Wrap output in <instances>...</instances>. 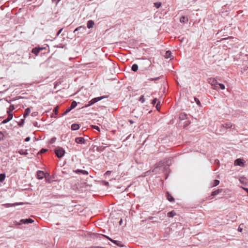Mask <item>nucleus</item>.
Segmentation results:
<instances>
[{"instance_id": "nucleus-1", "label": "nucleus", "mask_w": 248, "mask_h": 248, "mask_svg": "<svg viewBox=\"0 0 248 248\" xmlns=\"http://www.w3.org/2000/svg\"><path fill=\"white\" fill-rule=\"evenodd\" d=\"M106 97H107V96H102L94 98L92 99L91 100H90L88 102V104H86L83 108H87L89 106H91L92 105L94 104V103L97 102L98 101H100L102 99H103V98H105Z\"/></svg>"}, {"instance_id": "nucleus-2", "label": "nucleus", "mask_w": 248, "mask_h": 248, "mask_svg": "<svg viewBox=\"0 0 248 248\" xmlns=\"http://www.w3.org/2000/svg\"><path fill=\"white\" fill-rule=\"evenodd\" d=\"M55 153L58 158H61L64 155L65 152L62 147H58L55 150Z\"/></svg>"}, {"instance_id": "nucleus-3", "label": "nucleus", "mask_w": 248, "mask_h": 248, "mask_svg": "<svg viewBox=\"0 0 248 248\" xmlns=\"http://www.w3.org/2000/svg\"><path fill=\"white\" fill-rule=\"evenodd\" d=\"M208 82L209 84H210L212 86L213 88L215 90H217L218 89V82L215 78H210L208 79Z\"/></svg>"}, {"instance_id": "nucleus-4", "label": "nucleus", "mask_w": 248, "mask_h": 248, "mask_svg": "<svg viewBox=\"0 0 248 248\" xmlns=\"http://www.w3.org/2000/svg\"><path fill=\"white\" fill-rule=\"evenodd\" d=\"M245 161L241 158H237L234 161V165L239 166H244Z\"/></svg>"}, {"instance_id": "nucleus-5", "label": "nucleus", "mask_w": 248, "mask_h": 248, "mask_svg": "<svg viewBox=\"0 0 248 248\" xmlns=\"http://www.w3.org/2000/svg\"><path fill=\"white\" fill-rule=\"evenodd\" d=\"M102 236L105 237H106V238H107L110 241H111V242H112L114 244H116V245H117L118 246H120V247H122L123 246L122 245V242L121 241L113 240L111 238H110V237H109L108 236H107V235H102Z\"/></svg>"}, {"instance_id": "nucleus-6", "label": "nucleus", "mask_w": 248, "mask_h": 248, "mask_svg": "<svg viewBox=\"0 0 248 248\" xmlns=\"http://www.w3.org/2000/svg\"><path fill=\"white\" fill-rule=\"evenodd\" d=\"M33 222H34V220L30 218H26V219H21L20 220V223H19V224H29V223H32Z\"/></svg>"}, {"instance_id": "nucleus-7", "label": "nucleus", "mask_w": 248, "mask_h": 248, "mask_svg": "<svg viewBox=\"0 0 248 248\" xmlns=\"http://www.w3.org/2000/svg\"><path fill=\"white\" fill-rule=\"evenodd\" d=\"M75 142L78 144H85L86 140L83 137H77L75 139Z\"/></svg>"}, {"instance_id": "nucleus-8", "label": "nucleus", "mask_w": 248, "mask_h": 248, "mask_svg": "<svg viewBox=\"0 0 248 248\" xmlns=\"http://www.w3.org/2000/svg\"><path fill=\"white\" fill-rule=\"evenodd\" d=\"M86 30V28L84 26H80L77 28L74 31V33H76L77 31H79L80 33H83Z\"/></svg>"}, {"instance_id": "nucleus-9", "label": "nucleus", "mask_w": 248, "mask_h": 248, "mask_svg": "<svg viewBox=\"0 0 248 248\" xmlns=\"http://www.w3.org/2000/svg\"><path fill=\"white\" fill-rule=\"evenodd\" d=\"M74 172L77 174L81 173L84 175H88L89 174L87 170L80 169H77L76 170H74Z\"/></svg>"}, {"instance_id": "nucleus-10", "label": "nucleus", "mask_w": 248, "mask_h": 248, "mask_svg": "<svg viewBox=\"0 0 248 248\" xmlns=\"http://www.w3.org/2000/svg\"><path fill=\"white\" fill-rule=\"evenodd\" d=\"M45 173L43 171H42V170H38L37 171V174H36V175H37V178L38 179H43V178L45 177Z\"/></svg>"}, {"instance_id": "nucleus-11", "label": "nucleus", "mask_w": 248, "mask_h": 248, "mask_svg": "<svg viewBox=\"0 0 248 248\" xmlns=\"http://www.w3.org/2000/svg\"><path fill=\"white\" fill-rule=\"evenodd\" d=\"M43 48L42 47H35L32 49L31 52L32 53L34 54L36 56H37L39 53V52L41 50H43Z\"/></svg>"}, {"instance_id": "nucleus-12", "label": "nucleus", "mask_w": 248, "mask_h": 248, "mask_svg": "<svg viewBox=\"0 0 248 248\" xmlns=\"http://www.w3.org/2000/svg\"><path fill=\"white\" fill-rule=\"evenodd\" d=\"M233 126H234L233 124H232V123H231L230 122L226 123L224 124H222L221 125V127H224L226 129L232 128V127Z\"/></svg>"}, {"instance_id": "nucleus-13", "label": "nucleus", "mask_w": 248, "mask_h": 248, "mask_svg": "<svg viewBox=\"0 0 248 248\" xmlns=\"http://www.w3.org/2000/svg\"><path fill=\"white\" fill-rule=\"evenodd\" d=\"M166 194L167 199L169 201H170V202H173L174 201V199L173 198V197L171 195V194L168 191H167Z\"/></svg>"}, {"instance_id": "nucleus-14", "label": "nucleus", "mask_w": 248, "mask_h": 248, "mask_svg": "<svg viewBox=\"0 0 248 248\" xmlns=\"http://www.w3.org/2000/svg\"><path fill=\"white\" fill-rule=\"evenodd\" d=\"M94 24V21L92 20H90L87 22V26L88 29H91L93 27Z\"/></svg>"}, {"instance_id": "nucleus-15", "label": "nucleus", "mask_w": 248, "mask_h": 248, "mask_svg": "<svg viewBox=\"0 0 248 248\" xmlns=\"http://www.w3.org/2000/svg\"><path fill=\"white\" fill-rule=\"evenodd\" d=\"M180 21L181 23H186L188 22V18L187 16H182L180 17Z\"/></svg>"}, {"instance_id": "nucleus-16", "label": "nucleus", "mask_w": 248, "mask_h": 248, "mask_svg": "<svg viewBox=\"0 0 248 248\" xmlns=\"http://www.w3.org/2000/svg\"><path fill=\"white\" fill-rule=\"evenodd\" d=\"M80 126L78 124H73L71 125V129L72 130H77L79 128Z\"/></svg>"}, {"instance_id": "nucleus-17", "label": "nucleus", "mask_w": 248, "mask_h": 248, "mask_svg": "<svg viewBox=\"0 0 248 248\" xmlns=\"http://www.w3.org/2000/svg\"><path fill=\"white\" fill-rule=\"evenodd\" d=\"M31 112V108H28L25 110V112L24 113V118H26L27 116L29 114V113Z\"/></svg>"}, {"instance_id": "nucleus-18", "label": "nucleus", "mask_w": 248, "mask_h": 248, "mask_svg": "<svg viewBox=\"0 0 248 248\" xmlns=\"http://www.w3.org/2000/svg\"><path fill=\"white\" fill-rule=\"evenodd\" d=\"M222 191V189H218L213 191L211 193V196H215L220 193Z\"/></svg>"}, {"instance_id": "nucleus-19", "label": "nucleus", "mask_w": 248, "mask_h": 248, "mask_svg": "<svg viewBox=\"0 0 248 248\" xmlns=\"http://www.w3.org/2000/svg\"><path fill=\"white\" fill-rule=\"evenodd\" d=\"M20 155H27L28 153L26 150H20L17 152Z\"/></svg>"}, {"instance_id": "nucleus-20", "label": "nucleus", "mask_w": 248, "mask_h": 248, "mask_svg": "<svg viewBox=\"0 0 248 248\" xmlns=\"http://www.w3.org/2000/svg\"><path fill=\"white\" fill-rule=\"evenodd\" d=\"M175 215L176 213L175 211L173 210L168 212L167 214V216L169 217H173Z\"/></svg>"}, {"instance_id": "nucleus-21", "label": "nucleus", "mask_w": 248, "mask_h": 248, "mask_svg": "<svg viewBox=\"0 0 248 248\" xmlns=\"http://www.w3.org/2000/svg\"><path fill=\"white\" fill-rule=\"evenodd\" d=\"M15 109V107L13 105H11L7 110V113H12V112Z\"/></svg>"}, {"instance_id": "nucleus-22", "label": "nucleus", "mask_w": 248, "mask_h": 248, "mask_svg": "<svg viewBox=\"0 0 248 248\" xmlns=\"http://www.w3.org/2000/svg\"><path fill=\"white\" fill-rule=\"evenodd\" d=\"M131 69L134 72H136L138 69V65L137 64H133L132 66Z\"/></svg>"}, {"instance_id": "nucleus-23", "label": "nucleus", "mask_w": 248, "mask_h": 248, "mask_svg": "<svg viewBox=\"0 0 248 248\" xmlns=\"http://www.w3.org/2000/svg\"><path fill=\"white\" fill-rule=\"evenodd\" d=\"M187 115L185 113H181L180 114L179 118L181 120H184L186 118Z\"/></svg>"}, {"instance_id": "nucleus-24", "label": "nucleus", "mask_w": 248, "mask_h": 248, "mask_svg": "<svg viewBox=\"0 0 248 248\" xmlns=\"http://www.w3.org/2000/svg\"><path fill=\"white\" fill-rule=\"evenodd\" d=\"M171 52L170 50L167 51L165 53V57L166 59L170 58L171 56Z\"/></svg>"}, {"instance_id": "nucleus-25", "label": "nucleus", "mask_w": 248, "mask_h": 248, "mask_svg": "<svg viewBox=\"0 0 248 248\" xmlns=\"http://www.w3.org/2000/svg\"><path fill=\"white\" fill-rule=\"evenodd\" d=\"M77 103L75 101H73L71 103L70 108H71V109H72L74 108L77 106Z\"/></svg>"}, {"instance_id": "nucleus-26", "label": "nucleus", "mask_w": 248, "mask_h": 248, "mask_svg": "<svg viewBox=\"0 0 248 248\" xmlns=\"http://www.w3.org/2000/svg\"><path fill=\"white\" fill-rule=\"evenodd\" d=\"M105 148H106L105 147H103V146L97 147L96 148V151L98 152H101L105 149Z\"/></svg>"}, {"instance_id": "nucleus-27", "label": "nucleus", "mask_w": 248, "mask_h": 248, "mask_svg": "<svg viewBox=\"0 0 248 248\" xmlns=\"http://www.w3.org/2000/svg\"><path fill=\"white\" fill-rule=\"evenodd\" d=\"M25 118H24V119H21L20 121L18 123V125L19 126L22 127L23 126V124L25 123Z\"/></svg>"}, {"instance_id": "nucleus-28", "label": "nucleus", "mask_w": 248, "mask_h": 248, "mask_svg": "<svg viewBox=\"0 0 248 248\" xmlns=\"http://www.w3.org/2000/svg\"><path fill=\"white\" fill-rule=\"evenodd\" d=\"M5 178V174L4 173L0 174V182H2Z\"/></svg>"}, {"instance_id": "nucleus-29", "label": "nucleus", "mask_w": 248, "mask_h": 248, "mask_svg": "<svg viewBox=\"0 0 248 248\" xmlns=\"http://www.w3.org/2000/svg\"><path fill=\"white\" fill-rule=\"evenodd\" d=\"M53 113L52 114V115L51 116V117H53V114L54 115H57L58 114V107H55L53 110Z\"/></svg>"}, {"instance_id": "nucleus-30", "label": "nucleus", "mask_w": 248, "mask_h": 248, "mask_svg": "<svg viewBox=\"0 0 248 248\" xmlns=\"http://www.w3.org/2000/svg\"><path fill=\"white\" fill-rule=\"evenodd\" d=\"M219 184V181L218 180H215L213 182V186H216Z\"/></svg>"}, {"instance_id": "nucleus-31", "label": "nucleus", "mask_w": 248, "mask_h": 248, "mask_svg": "<svg viewBox=\"0 0 248 248\" xmlns=\"http://www.w3.org/2000/svg\"><path fill=\"white\" fill-rule=\"evenodd\" d=\"M161 2H157L154 3V6L156 8H159L161 6Z\"/></svg>"}, {"instance_id": "nucleus-32", "label": "nucleus", "mask_w": 248, "mask_h": 248, "mask_svg": "<svg viewBox=\"0 0 248 248\" xmlns=\"http://www.w3.org/2000/svg\"><path fill=\"white\" fill-rule=\"evenodd\" d=\"M7 114H8V117L7 118V119H8V120L9 121H10L12 119L13 115L12 113H7Z\"/></svg>"}, {"instance_id": "nucleus-33", "label": "nucleus", "mask_w": 248, "mask_h": 248, "mask_svg": "<svg viewBox=\"0 0 248 248\" xmlns=\"http://www.w3.org/2000/svg\"><path fill=\"white\" fill-rule=\"evenodd\" d=\"M72 110V109H71V108L69 107L68 108H67L66 110L62 114V116L63 115H66V114H67L69 112H70L71 110Z\"/></svg>"}, {"instance_id": "nucleus-34", "label": "nucleus", "mask_w": 248, "mask_h": 248, "mask_svg": "<svg viewBox=\"0 0 248 248\" xmlns=\"http://www.w3.org/2000/svg\"><path fill=\"white\" fill-rule=\"evenodd\" d=\"M194 100L195 101V102H196V104H197L198 106H200L201 105V102H200V100H199V99L198 98H196V97H194Z\"/></svg>"}, {"instance_id": "nucleus-35", "label": "nucleus", "mask_w": 248, "mask_h": 248, "mask_svg": "<svg viewBox=\"0 0 248 248\" xmlns=\"http://www.w3.org/2000/svg\"><path fill=\"white\" fill-rule=\"evenodd\" d=\"M246 180L245 178H243V177H241L239 179L240 183H242V184H246Z\"/></svg>"}, {"instance_id": "nucleus-36", "label": "nucleus", "mask_w": 248, "mask_h": 248, "mask_svg": "<svg viewBox=\"0 0 248 248\" xmlns=\"http://www.w3.org/2000/svg\"><path fill=\"white\" fill-rule=\"evenodd\" d=\"M219 85L220 88L221 90H224L225 88V85L223 84H222V83H218V85Z\"/></svg>"}, {"instance_id": "nucleus-37", "label": "nucleus", "mask_w": 248, "mask_h": 248, "mask_svg": "<svg viewBox=\"0 0 248 248\" xmlns=\"http://www.w3.org/2000/svg\"><path fill=\"white\" fill-rule=\"evenodd\" d=\"M141 103H144L145 102V99H144V95H141L140 98V100H139Z\"/></svg>"}, {"instance_id": "nucleus-38", "label": "nucleus", "mask_w": 248, "mask_h": 248, "mask_svg": "<svg viewBox=\"0 0 248 248\" xmlns=\"http://www.w3.org/2000/svg\"><path fill=\"white\" fill-rule=\"evenodd\" d=\"M56 140V138H52L50 140V141H49V143L50 144H52L53 143H54L55 142Z\"/></svg>"}, {"instance_id": "nucleus-39", "label": "nucleus", "mask_w": 248, "mask_h": 248, "mask_svg": "<svg viewBox=\"0 0 248 248\" xmlns=\"http://www.w3.org/2000/svg\"><path fill=\"white\" fill-rule=\"evenodd\" d=\"M46 151H47V149L43 148L40 151L39 153L42 154V153H45Z\"/></svg>"}, {"instance_id": "nucleus-40", "label": "nucleus", "mask_w": 248, "mask_h": 248, "mask_svg": "<svg viewBox=\"0 0 248 248\" xmlns=\"http://www.w3.org/2000/svg\"><path fill=\"white\" fill-rule=\"evenodd\" d=\"M63 30V28H61L60 30H59V31H58V32L57 33V34H56V37L58 36L59 35V34L61 33V32Z\"/></svg>"}, {"instance_id": "nucleus-41", "label": "nucleus", "mask_w": 248, "mask_h": 248, "mask_svg": "<svg viewBox=\"0 0 248 248\" xmlns=\"http://www.w3.org/2000/svg\"><path fill=\"white\" fill-rule=\"evenodd\" d=\"M159 104H160V101H158V103H157L156 106H155V108H156V109L157 110H159V109L160 108Z\"/></svg>"}, {"instance_id": "nucleus-42", "label": "nucleus", "mask_w": 248, "mask_h": 248, "mask_svg": "<svg viewBox=\"0 0 248 248\" xmlns=\"http://www.w3.org/2000/svg\"><path fill=\"white\" fill-rule=\"evenodd\" d=\"M4 135L1 132H0V140H3Z\"/></svg>"}, {"instance_id": "nucleus-43", "label": "nucleus", "mask_w": 248, "mask_h": 248, "mask_svg": "<svg viewBox=\"0 0 248 248\" xmlns=\"http://www.w3.org/2000/svg\"><path fill=\"white\" fill-rule=\"evenodd\" d=\"M8 122H9L8 119H7V118L5 120H4L2 122H1V124H6Z\"/></svg>"}, {"instance_id": "nucleus-44", "label": "nucleus", "mask_w": 248, "mask_h": 248, "mask_svg": "<svg viewBox=\"0 0 248 248\" xmlns=\"http://www.w3.org/2000/svg\"><path fill=\"white\" fill-rule=\"evenodd\" d=\"M156 101H157V99L156 98H155L153 100L152 102V104L154 105L156 103Z\"/></svg>"}, {"instance_id": "nucleus-45", "label": "nucleus", "mask_w": 248, "mask_h": 248, "mask_svg": "<svg viewBox=\"0 0 248 248\" xmlns=\"http://www.w3.org/2000/svg\"><path fill=\"white\" fill-rule=\"evenodd\" d=\"M93 128L98 130V131H99L100 130V128L98 126H96V125H93Z\"/></svg>"}, {"instance_id": "nucleus-46", "label": "nucleus", "mask_w": 248, "mask_h": 248, "mask_svg": "<svg viewBox=\"0 0 248 248\" xmlns=\"http://www.w3.org/2000/svg\"><path fill=\"white\" fill-rule=\"evenodd\" d=\"M31 138L30 137H27L25 139V141H26V142H28L30 141Z\"/></svg>"}, {"instance_id": "nucleus-47", "label": "nucleus", "mask_w": 248, "mask_h": 248, "mask_svg": "<svg viewBox=\"0 0 248 248\" xmlns=\"http://www.w3.org/2000/svg\"><path fill=\"white\" fill-rule=\"evenodd\" d=\"M242 231H243V228H241L240 226H239L238 228V231L239 232H242Z\"/></svg>"}, {"instance_id": "nucleus-48", "label": "nucleus", "mask_w": 248, "mask_h": 248, "mask_svg": "<svg viewBox=\"0 0 248 248\" xmlns=\"http://www.w3.org/2000/svg\"><path fill=\"white\" fill-rule=\"evenodd\" d=\"M37 112H32V113H31V116H33H33H36L37 115Z\"/></svg>"}, {"instance_id": "nucleus-49", "label": "nucleus", "mask_w": 248, "mask_h": 248, "mask_svg": "<svg viewBox=\"0 0 248 248\" xmlns=\"http://www.w3.org/2000/svg\"><path fill=\"white\" fill-rule=\"evenodd\" d=\"M33 125L35 127H38V123L37 122H35L33 123Z\"/></svg>"}, {"instance_id": "nucleus-50", "label": "nucleus", "mask_w": 248, "mask_h": 248, "mask_svg": "<svg viewBox=\"0 0 248 248\" xmlns=\"http://www.w3.org/2000/svg\"><path fill=\"white\" fill-rule=\"evenodd\" d=\"M110 173H111V171H109V170H108V171H106V172L105 173V174H106L107 175H109Z\"/></svg>"}, {"instance_id": "nucleus-51", "label": "nucleus", "mask_w": 248, "mask_h": 248, "mask_svg": "<svg viewBox=\"0 0 248 248\" xmlns=\"http://www.w3.org/2000/svg\"><path fill=\"white\" fill-rule=\"evenodd\" d=\"M128 122L130 123V124H132L134 123V122L133 120H129Z\"/></svg>"}, {"instance_id": "nucleus-52", "label": "nucleus", "mask_w": 248, "mask_h": 248, "mask_svg": "<svg viewBox=\"0 0 248 248\" xmlns=\"http://www.w3.org/2000/svg\"><path fill=\"white\" fill-rule=\"evenodd\" d=\"M159 78H151L150 79V80H157Z\"/></svg>"}, {"instance_id": "nucleus-53", "label": "nucleus", "mask_w": 248, "mask_h": 248, "mask_svg": "<svg viewBox=\"0 0 248 248\" xmlns=\"http://www.w3.org/2000/svg\"><path fill=\"white\" fill-rule=\"evenodd\" d=\"M122 223H123V220H122V219H121V220L119 221V224L121 225H122Z\"/></svg>"}, {"instance_id": "nucleus-54", "label": "nucleus", "mask_w": 248, "mask_h": 248, "mask_svg": "<svg viewBox=\"0 0 248 248\" xmlns=\"http://www.w3.org/2000/svg\"><path fill=\"white\" fill-rule=\"evenodd\" d=\"M243 189L246 191L247 192H248V188H243Z\"/></svg>"}, {"instance_id": "nucleus-55", "label": "nucleus", "mask_w": 248, "mask_h": 248, "mask_svg": "<svg viewBox=\"0 0 248 248\" xmlns=\"http://www.w3.org/2000/svg\"><path fill=\"white\" fill-rule=\"evenodd\" d=\"M215 162H216V163H219V161H218V160H217V159L216 160H215Z\"/></svg>"}, {"instance_id": "nucleus-56", "label": "nucleus", "mask_w": 248, "mask_h": 248, "mask_svg": "<svg viewBox=\"0 0 248 248\" xmlns=\"http://www.w3.org/2000/svg\"><path fill=\"white\" fill-rule=\"evenodd\" d=\"M5 206H6V207H7V204H5Z\"/></svg>"}, {"instance_id": "nucleus-57", "label": "nucleus", "mask_w": 248, "mask_h": 248, "mask_svg": "<svg viewBox=\"0 0 248 248\" xmlns=\"http://www.w3.org/2000/svg\"><path fill=\"white\" fill-rule=\"evenodd\" d=\"M11 100H10V101H9V103H11Z\"/></svg>"}]
</instances>
